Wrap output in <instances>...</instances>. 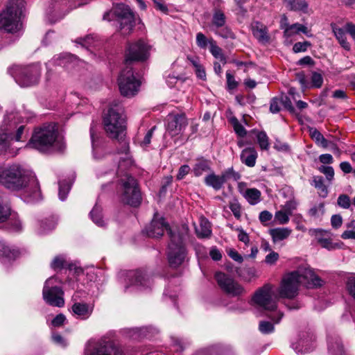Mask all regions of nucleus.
Here are the masks:
<instances>
[{"label": "nucleus", "mask_w": 355, "mask_h": 355, "mask_svg": "<svg viewBox=\"0 0 355 355\" xmlns=\"http://www.w3.org/2000/svg\"><path fill=\"white\" fill-rule=\"evenodd\" d=\"M0 184L12 191H23L33 200L41 198L40 185L35 174L18 164L0 168Z\"/></svg>", "instance_id": "nucleus-1"}, {"label": "nucleus", "mask_w": 355, "mask_h": 355, "mask_svg": "<svg viewBox=\"0 0 355 355\" xmlns=\"http://www.w3.org/2000/svg\"><path fill=\"white\" fill-rule=\"evenodd\" d=\"M103 124L107 135L112 139H117L121 146L120 153H124L127 156L129 150L128 142L125 139V118L123 106L116 101L112 102L104 114Z\"/></svg>", "instance_id": "nucleus-2"}, {"label": "nucleus", "mask_w": 355, "mask_h": 355, "mask_svg": "<svg viewBox=\"0 0 355 355\" xmlns=\"http://www.w3.org/2000/svg\"><path fill=\"white\" fill-rule=\"evenodd\" d=\"M27 146L47 153L62 151L65 144L62 137L58 135L56 125L49 124L35 130Z\"/></svg>", "instance_id": "nucleus-3"}, {"label": "nucleus", "mask_w": 355, "mask_h": 355, "mask_svg": "<svg viewBox=\"0 0 355 355\" xmlns=\"http://www.w3.org/2000/svg\"><path fill=\"white\" fill-rule=\"evenodd\" d=\"M188 230L187 225H181V232L178 230V234L175 231L170 230L167 259L171 268H178L186 259L187 250L184 243L188 236Z\"/></svg>", "instance_id": "nucleus-4"}, {"label": "nucleus", "mask_w": 355, "mask_h": 355, "mask_svg": "<svg viewBox=\"0 0 355 355\" xmlns=\"http://www.w3.org/2000/svg\"><path fill=\"white\" fill-rule=\"evenodd\" d=\"M24 6V0H9L6 9L0 13V29L11 33L19 31Z\"/></svg>", "instance_id": "nucleus-5"}, {"label": "nucleus", "mask_w": 355, "mask_h": 355, "mask_svg": "<svg viewBox=\"0 0 355 355\" xmlns=\"http://www.w3.org/2000/svg\"><path fill=\"white\" fill-rule=\"evenodd\" d=\"M120 183L121 202L133 207L138 206L141 202V196L135 178L126 174L120 179Z\"/></svg>", "instance_id": "nucleus-6"}, {"label": "nucleus", "mask_w": 355, "mask_h": 355, "mask_svg": "<svg viewBox=\"0 0 355 355\" xmlns=\"http://www.w3.org/2000/svg\"><path fill=\"white\" fill-rule=\"evenodd\" d=\"M118 85L121 95L130 98L138 92L141 83L135 77L132 67L127 65L119 76Z\"/></svg>", "instance_id": "nucleus-7"}, {"label": "nucleus", "mask_w": 355, "mask_h": 355, "mask_svg": "<svg viewBox=\"0 0 355 355\" xmlns=\"http://www.w3.org/2000/svg\"><path fill=\"white\" fill-rule=\"evenodd\" d=\"M12 69L15 71L12 75L15 76L16 82L21 87H30L39 81L41 70L38 65L16 66Z\"/></svg>", "instance_id": "nucleus-8"}, {"label": "nucleus", "mask_w": 355, "mask_h": 355, "mask_svg": "<svg viewBox=\"0 0 355 355\" xmlns=\"http://www.w3.org/2000/svg\"><path fill=\"white\" fill-rule=\"evenodd\" d=\"M57 282L58 279L56 277H51L46 279L42 290V296L48 304L62 307L64 304V292L60 287L54 285Z\"/></svg>", "instance_id": "nucleus-9"}, {"label": "nucleus", "mask_w": 355, "mask_h": 355, "mask_svg": "<svg viewBox=\"0 0 355 355\" xmlns=\"http://www.w3.org/2000/svg\"><path fill=\"white\" fill-rule=\"evenodd\" d=\"M214 278L221 291L230 297H239L245 292L242 285L225 272H216Z\"/></svg>", "instance_id": "nucleus-10"}, {"label": "nucleus", "mask_w": 355, "mask_h": 355, "mask_svg": "<svg viewBox=\"0 0 355 355\" xmlns=\"http://www.w3.org/2000/svg\"><path fill=\"white\" fill-rule=\"evenodd\" d=\"M272 294V284H266L256 291L252 300L264 310L273 311L277 309V304L276 300L273 299Z\"/></svg>", "instance_id": "nucleus-11"}, {"label": "nucleus", "mask_w": 355, "mask_h": 355, "mask_svg": "<svg viewBox=\"0 0 355 355\" xmlns=\"http://www.w3.org/2000/svg\"><path fill=\"white\" fill-rule=\"evenodd\" d=\"M113 14L120 24V31L123 35H129L135 26V15L130 8L124 4H118Z\"/></svg>", "instance_id": "nucleus-12"}, {"label": "nucleus", "mask_w": 355, "mask_h": 355, "mask_svg": "<svg viewBox=\"0 0 355 355\" xmlns=\"http://www.w3.org/2000/svg\"><path fill=\"white\" fill-rule=\"evenodd\" d=\"M25 126H18L17 121L13 114L6 116L2 123L0 125V133L3 135L10 136L16 141H21L24 135Z\"/></svg>", "instance_id": "nucleus-13"}, {"label": "nucleus", "mask_w": 355, "mask_h": 355, "mask_svg": "<svg viewBox=\"0 0 355 355\" xmlns=\"http://www.w3.org/2000/svg\"><path fill=\"white\" fill-rule=\"evenodd\" d=\"M300 282V275L294 271L284 277L279 294L282 298L293 299L298 295V287Z\"/></svg>", "instance_id": "nucleus-14"}, {"label": "nucleus", "mask_w": 355, "mask_h": 355, "mask_svg": "<svg viewBox=\"0 0 355 355\" xmlns=\"http://www.w3.org/2000/svg\"><path fill=\"white\" fill-rule=\"evenodd\" d=\"M150 46L139 40L129 45L125 54V65L130 66L132 61H144L149 55Z\"/></svg>", "instance_id": "nucleus-15"}, {"label": "nucleus", "mask_w": 355, "mask_h": 355, "mask_svg": "<svg viewBox=\"0 0 355 355\" xmlns=\"http://www.w3.org/2000/svg\"><path fill=\"white\" fill-rule=\"evenodd\" d=\"M125 291L132 287L136 289H142L150 287V279L141 270H130L125 274Z\"/></svg>", "instance_id": "nucleus-16"}, {"label": "nucleus", "mask_w": 355, "mask_h": 355, "mask_svg": "<svg viewBox=\"0 0 355 355\" xmlns=\"http://www.w3.org/2000/svg\"><path fill=\"white\" fill-rule=\"evenodd\" d=\"M164 230H166L170 236V230L175 231L178 234V230L181 232V226L171 228L167 223L164 221V218H158L155 216L151 223L148 225L145 231L149 237L158 238L164 234Z\"/></svg>", "instance_id": "nucleus-17"}, {"label": "nucleus", "mask_w": 355, "mask_h": 355, "mask_svg": "<svg viewBox=\"0 0 355 355\" xmlns=\"http://www.w3.org/2000/svg\"><path fill=\"white\" fill-rule=\"evenodd\" d=\"M85 355H122L121 352L110 342H98L89 344Z\"/></svg>", "instance_id": "nucleus-18"}, {"label": "nucleus", "mask_w": 355, "mask_h": 355, "mask_svg": "<svg viewBox=\"0 0 355 355\" xmlns=\"http://www.w3.org/2000/svg\"><path fill=\"white\" fill-rule=\"evenodd\" d=\"M187 124V120L184 114H171L167 116L166 129L172 137L180 134Z\"/></svg>", "instance_id": "nucleus-19"}, {"label": "nucleus", "mask_w": 355, "mask_h": 355, "mask_svg": "<svg viewBox=\"0 0 355 355\" xmlns=\"http://www.w3.org/2000/svg\"><path fill=\"white\" fill-rule=\"evenodd\" d=\"M201 48L208 49L209 52L216 59L222 60L224 58L223 50L217 45L216 42L212 37L207 38L202 33H201Z\"/></svg>", "instance_id": "nucleus-20"}, {"label": "nucleus", "mask_w": 355, "mask_h": 355, "mask_svg": "<svg viewBox=\"0 0 355 355\" xmlns=\"http://www.w3.org/2000/svg\"><path fill=\"white\" fill-rule=\"evenodd\" d=\"M314 340V336L312 334L305 333L300 335L299 340L292 344L293 349L297 354H303L306 352L310 349L311 342Z\"/></svg>", "instance_id": "nucleus-21"}, {"label": "nucleus", "mask_w": 355, "mask_h": 355, "mask_svg": "<svg viewBox=\"0 0 355 355\" xmlns=\"http://www.w3.org/2000/svg\"><path fill=\"white\" fill-rule=\"evenodd\" d=\"M328 351L331 355H348L341 338L338 336L328 338Z\"/></svg>", "instance_id": "nucleus-22"}, {"label": "nucleus", "mask_w": 355, "mask_h": 355, "mask_svg": "<svg viewBox=\"0 0 355 355\" xmlns=\"http://www.w3.org/2000/svg\"><path fill=\"white\" fill-rule=\"evenodd\" d=\"M240 157L243 164L248 167H253L255 166L258 153L254 148L249 147L242 150Z\"/></svg>", "instance_id": "nucleus-23"}, {"label": "nucleus", "mask_w": 355, "mask_h": 355, "mask_svg": "<svg viewBox=\"0 0 355 355\" xmlns=\"http://www.w3.org/2000/svg\"><path fill=\"white\" fill-rule=\"evenodd\" d=\"M71 309L76 315L82 318H87L93 311V306L86 303H75Z\"/></svg>", "instance_id": "nucleus-24"}, {"label": "nucleus", "mask_w": 355, "mask_h": 355, "mask_svg": "<svg viewBox=\"0 0 355 355\" xmlns=\"http://www.w3.org/2000/svg\"><path fill=\"white\" fill-rule=\"evenodd\" d=\"M285 6L291 11L308 12V3L305 0H284Z\"/></svg>", "instance_id": "nucleus-25"}, {"label": "nucleus", "mask_w": 355, "mask_h": 355, "mask_svg": "<svg viewBox=\"0 0 355 355\" xmlns=\"http://www.w3.org/2000/svg\"><path fill=\"white\" fill-rule=\"evenodd\" d=\"M331 27L340 46L345 50L349 51L350 49V44L347 41L345 31L342 28L338 27L336 24L334 23L331 24Z\"/></svg>", "instance_id": "nucleus-26"}, {"label": "nucleus", "mask_w": 355, "mask_h": 355, "mask_svg": "<svg viewBox=\"0 0 355 355\" xmlns=\"http://www.w3.org/2000/svg\"><path fill=\"white\" fill-rule=\"evenodd\" d=\"M204 182L207 187L213 188L215 191L220 190L224 185L220 175L215 174L214 172L205 177Z\"/></svg>", "instance_id": "nucleus-27"}, {"label": "nucleus", "mask_w": 355, "mask_h": 355, "mask_svg": "<svg viewBox=\"0 0 355 355\" xmlns=\"http://www.w3.org/2000/svg\"><path fill=\"white\" fill-rule=\"evenodd\" d=\"M269 233L272 241L276 243L287 239L290 236L291 230L287 227H277L270 229Z\"/></svg>", "instance_id": "nucleus-28"}, {"label": "nucleus", "mask_w": 355, "mask_h": 355, "mask_svg": "<svg viewBox=\"0 0 355 355\" xmlns=\"http://www.w3.org/2000/svg\"><path fill=\"white\" fill-rule=\"evenodd\" d=\"M227 17L224 12L218 8H215L211 18V26L216 29L226 24Z\"/></svg>", "instance_id": "nucleus-29"}, {"label": "nucleus", "mask_w": 355, "mask_h": 355, "mask_svg": "<svg viewBox=\"0 0 355 355\" xmlns=\"http://www.w3.org/2000/svg\"><path fill=\"white\" fill-rule=\"evenodd\" d=\"M13 140L15 139L10 137V136L3 135L0 133V155L7 153L10 154L12 156L15 155L10 148Z\"/></svg>", "instance_id": "nucleus-30"}, {"label": "nucleus", "mask_w": 355, "mask_h": 355, "mask_svg": "<svg viewBox=\"0 0 355 355\" xmlns=\"http://www.w3.org/2000/svg\"><path fill=\"white\" fill-rule=\"evenodd\" d=\"M312 185L318 190V194L320 197L324 198L327 196L328 189L324 183V178L322 176H314Z\"/></svg>", "instance_id": "nucleus-31"}, {"label": "nucleus", "mask_w": 355, "mask_h": 355, "mask_svg": "<svg viewBox=\"0 0 355 355\" xmlns=\"http://www.w3.org/2000/svg\"><path fill=\"white\" fill-rule=\"evenodd\" d=\"M253 35L260 42H268L270 40L267 28L259 22H257V26L253 27Z\"/></svg>", "instance_id": "nucleus-32"}, {"label": "nucleus", "mask_w": 355, "mask_h": 355, "mask_svg": "<svg viewBox=\"0 0 355 355\" xmlns=\"http://www.w3.org/2000/svg\"><path fill=\"white\" fill-rule=\"evenodd\" d=\"M261 197V191L256 188L247 189L245 193V198L250 205H255Z\"/></svg>", "instance_id": "nucleus-33"}, {"label": "nucleus", "mask_w": 355, "mask_h": 355, "mask_svg": "<svg viewBox=\"0 0 355 355\" xmlns=\"http://www.w3.org/2000/svg\"><path fill=\"white\" fill-rule=\"evenodd\" d=\"M310 137L318 145H321L323 148L328 146L329 141L316 128L310 130Z\"/></svg>", "instance_id": "nucleus-34"}, {"label": "nucleus", "mask_w": 355, "mask_h": 355, "mask_svg": "<svg viewBox=\"0 0 355 355\" xmlns=\"http://www.w3.org/2000/svg\"><path fill=\"white\" fill-rule=\"evenodd\" d=\"M230 123L232 125L235 133L241 138L247 135V130L244 126L239 121L236 116H232L230 119Z\"/></svg>", "instance_id": "nucleus-35"}, {"label": "nucleus", "mask_w": 355, "mask_h": 355, "mask_svg": "<svg viewBox=\"0 0 355 355\" xmlns=\"http://www.w3.org/2000/svg\"><path fill=\"white\" fill-rule=\"evenodd\" d=\"M211 223L201 216V239H209L212 235Z\"/></svg>", "instance_id": "nucleus-36"}, {"label": "nucleus", "mask_w": 355, "mask_h": 355, "mask_svg": "<svg viewBox=\"0 0 355 355\" xmlns=\"http://www.w3.org/2000/svg\"><path fill=\"white\" fill-rule=\"evenodd\" d=\"M102 209L98 205H95L93 209L90 212L91 218L94 223L99 227H103L105 225V222L102 217Z\"/></svg>", "instance_id": "nucleus-37"}, {"label": "nucleus", "mask_w": 355, "mask_h": 355, "mask_svg": "<svg viewBox=\"0 0 355 355\" xmlns=\"http://www.w3.org/2000/svg\"><path fill=\"white\" fill-rule=\"evenodd\" d=\"M215 30V33L224 39L234 40L236 38V35L232 28L226 24L223 25L222 27L217 28Z\"/></svg>", "instance_id": "nucleus-38"}, {"label": "nucleus", "mask_w": 355, "mask_h": 355, "mask_svg": "<svg viewBox=\"0 0 355 355\" xmlns=\"http://www.w3.org/2000/svg\"><path fill=\"white\" fill-rule=\"evenodd\" d=\"M223 184H225L228 180L232 178L234 180L237 181L241 178V175L236 172L233 167L228 168L224 171L220 175Z\"/></svg>", "instance_id": "nucleus-39"}, {"label": "nucleus", "mask_w": 355, "mask_h": 355, "mask_svg": "<svg viewBox=\"0 0 355 355\" xmlns=\"http://www.w3.org/2000/svg\"><path fill=\"white\" fill-rule=\"evenodd\" d=\"M55 220L53 218L40 221L39 230L40 234H46L55 228Z\"/></svg>", "instance_id": "nucleus-40"}, {"label": "nucleus", "mask_w": 355, "mask_h": 355, "mask_svg": "<svg viewBox=\"0 0 355 355\" xmlns=\"http://www.w3.org/2000/svg\"><path fill=\"white\" fill-rule=\"evenodd\" d=\"M257 142L261 150H268L269 138L265 131H257Z\"/></svg>", "instance_id": "nucleus-41"}, {"label": "nucleus", "mask_w": 355, "mask_h": 355, "mask_svg": "<svg viewBox=\"0 0 355 355\" xmlns=\"http://www.w3.org/2000/svg\"><path fill=\"white\" fill-rule=\"evenodd\" d=\"M17 254V251L11 250L9 246L5 244V243L0 241V256H4L11 259L16 257Z\"/></svg>", "instance_id": "nucleus-42"}, {"label": "nucleus", "mask_w": 355, "mask_h": 355, "mask_svg": "<svg viewBox=\"0 0 355 355\" xmlns=\"http://www.w3.org/2000/svg\"><path fill=\"white\" fill-rule=\"evenodd\" d=\"M259 330L263 334H270L274 332L275 327L272 322L262 320L259 322Z\"/></svg>", "instance_id": "nucleus-43"}, {"label": "nucleus", "mask_w": 355, "mask_h": 355, "mask_svg": "<svg viewBox=\"0 0 355 355\" xmlns=\"http://www.w3.org/2000/svg\"><path fill=\"white\" fill-rule=\"evenodd\" d=\"M96 124L93 122L90 127V137L92 140L93 153L95 157L98 158L96 155V153L98 150V139L96 137V130H95Z\"/></svg>", "instance_id": "nucleus-44"}, {"label": "nucleus", "mask_w": 355, "mask_h": 355, "mask_svg": "<svg viewBox=\"0 0 355 355\" xmlns=\"http://www.w3.org/2000/svg\"><path fill=\"white\" fill-rule=\"evenodd\" d=\"M11 216L10 207L0 200V223L6 221Z\"/></svg>", "instance_id": "nucleus-45"}, {"label": "nucleus", "mask_w": 355, "mask_h": 355, "mask_svg": "<svg viewBox=\"0 0 355 355\" xmlns=\"http://www.w3.org/2000/svg\"><path fill=\"white\" fill-rule=\"evenodd\" d=\"M71 189V184L69 182L64 180L59 182V198L61 200H64L67 198L69 190Z\"/></svg>", "instance_id": "nucleus-46"}, {"label": "nucleus", "mask_w": 355, "mask_h": 355, "mask_svg": "<svg viewBox=\"0 0 355 355\" xmlns=\"http://www.w3.org/2000/svg\"><path fill=\"white\" fill-rule=\"evenodd\" d=\"M318 243L324 248H326L329 250L336 249L338 248V245L337 243H334L332 242L331 239L330 238H323L319 237L317 236Z\"/></svg>", "instance_id": "nucleus-47"}, {"label": "nucleus", "mask_w": 355, "mask_h": 355, "mask_svg": "<svg viewBox=\"0 0 355 355\" xmlns=\"http://www.w3.org/2000/svg\"><path fill=\"white\" fill-rule=\"evenodd\" d=\"M66 264H67L66 259L63 256L59 255V256L55 257L53 259V260L52 261V262L51 263V267L55 270H60V269L63 268Z\"/></svg>", "instance_id": "nucleus-48"}, {"label": "nucleus", "mask_w": 355, "mask_h": 355, "mask_svg": "<svg viewBox=\"0 0 355 355\" xmlns=\"http://www.w3.org/2000/svg\"><path fill=\"white\" fill-rule=\"evenodd\" d=\"M311 46L309 41L297 42L293 46V51L295 53L306 52L309 47Z\"/></svg>", "instance_id": "nucleus-49"}, {"label": "nucleus", "mask_w": 355, "mask_h": 355, "mask_svg": "<svg viewBox=\"0 0 355 355\" xmlns=\"http://www.w3.org/2000/svg\"><path fill=\"white\" fill-rule=\"evenodd\" d=\"M229 208L232 211L234 217L237 220H240V218L241 217V206L236 199H235L233 202H230Z\"/></svg>", "instance_id": "nucleus-50"}, {"label": "nucleus", "mask_w": 355, "mask_h": 355, "mask_svg": "<svg viewBox=\"0 0 355 355\" xmlns=\"http://www.w3.org/2000/svg\"><path fill=\"white\" fill-rule=\"evenodd\" d=\"M338 205L343 209H349L351 206L350 198L347 194H340L337 199Z\"/></svg>", "instance_id": "nucleus-51"}, {"label": "nucleus", "mask_w": 355, "mask_h": 355, "mask_svg": "<svg viewBox=\"0 0 355 355\" xmlns=\"http://www.w3.org/2000/svg\"><path fill=\"white\" fill-rule=\"evenodd\" d=\"M323 83V77L321 73L313 71L311 75V87L320 88Z\"/></svg>", "instance_id": "nucleus-52"}, {"label": "nucleus", "mask_w": 355, "mask_h": 355, "mask_svg": "<svg viewBox=\"0 0 355 355\" xmlns=\"http://www.w3.org/2000/svg\"><path fill=\"white\" fill-rule=\"evenodd\" d=\"M281 104L284 107L288 110L291 114H295V108L293 107L290 98L288 96H283L281 98Z\"/></svg>", "instance_id": "nucleus-53"}, {"label": "nucleus", "mask_w": 355, "mask_h": 355, "mask_svg": "<svg viewBox=\"0 0 355 355\" xmlns=\"http://www.w3.org/2000/svg\"><path fill=\"white\" fill-rule=\"evenodd\" d=\"M320 172L326 175V178L329 181H331L334 177V170L332 166L322 165L318 168Z\"/></svg>", "instance_id": "nucleus-54"}, {"label": "nucleus", "mask_w": 355, "mask_h": 355, "mask_svg": "<svg viewBox=\"0 0 355 355\" xmlns=\"http://www.w3.org/2000/svg\"><path fill=\"white\" fill-rule=\"evenodd\" d=\"M296 79L299 81L301 88L303 91L309 87V83L306 79L305 73L304 71H300L295 73Z\"/></svg>", "instance_id": "nucleus-55"}, {"label": "nucleus", "mask_w": 355, "mask_h": 355, "mask_svg": "<svg viewBox=\"0 0 355 355\" xmlns=\"http://www.w3.org/2000/svg\"><path fill=\"white\" fill-rule=\"evenodd\" d=\"M226 78L227 90H234L238 87V82L235 80L234 76L230 71H227Z\"/></svg>", "instance_id": "nucleus-56"}, {"label": "nucleus", "mask_w": 355, "mask_h": 355, "mask_svg": "<svg viewBox=\"0 0 355 355\" xmlns=\"http://www.w3.org/2000/svg\"><path fill=\"white\" fill-rule=\"evenodd\" d=\"M8 225L10 229L15 232H19L22 229L21 221L14 216L9 219Z\"/></svg>", "instance_id": "nucleus-57"}, {"label": "nucleus", "mask_w": 355, "mask_h": 355, "mask_svg": "<svg viewBox=\"0 0 355 355\" xmlns=\"http://www.w3.org/2000/svg\"><path fill=\"white\" fill-rule=\"evenodd\" d=\"M309 284L313 288H320L323 285L324 281L318 275L314 272H311L310 274Z\"/></svg>", "instance_id": "nucleus-58"}, {"label": "nucleus", "mask_w": 355, "mask_h": 355, "mask_svg": "<svg viewBox=\"0 0 355 355\" xmlns=\"http://www.w3.org/2000/svg\"><path fill=\"white\" fill-rule=\"evenodd\" d=\"M281 101L277 97H273L270 102V111L273 114L278 113L280 110Z\"/></svg>", "instance_id": "nucleus-59"}, {"label": "nucleus", "mask_w": 355, "mask_h": 355, "mask_svg": "<svg viewBox=\"0 0 355 355\" xmlns=\"http://www.w3.org/2000/svg\"><path fill=\"white\" fill-rule=\"evenodd\" d=\"M286 28L285 31H284V37L286 38H289L292 37L293 35L298 34L297 28L298 26H295V23L293 24H286Z\"/></svg>", "instance_id": "nucleus-60"}, {"label": "nucleus", "mask_w": 355, "mask_h": 355, "mask_svg": "<svg viewBox=\"0 0 355 355\" xmlns=\"http://www.w3.org/2000/svg\"><path fill=\"white\" fill-rule=\"evenodd\" d=\"M275 218L279 222L281 225H284L288 223L289 218L286 213L283 211H277L275 213Z\"/></svg>", "instance_id": "nucleus-61"}, {"label": "nucleus", "mask_w": 355, "mask_h": 355, "mask_svg": "<svg viewBox=\"0 0 355 355\" xmlns=\"http://www.w3.org/2000/svg\"><path fill=\"white\" fill-rule=\"evenodd\" d=\"M209 256L212 260L218 261L222 259V252L218 249L216 246L211 248L209 251Z\"/></svg>", "instance_id": "nucleus-62"}, {"label": "nucleus", "mask_w": 355, "mask_h": 355, "mask_svg": "<svg viewBox=\"0 0 355 355\" xmlns=\"http://www.w3.org/2000/svg\"><path fill=\"white\" fill-rule=\"evenodd\" d=\"M331 226L335 228L338 229L340 227H341L343 224V218L342 216L340 214H334L331 218Z\"/></svg>", "instance_id": "nucleus-63"}, {"label": "nucleus", "mask_w": 355, "mask_h": 355, "mask_svg": "<svg viewBox=\"0 0 355 355\" xmlns=\"http://www.w3.org/2000/svg\"><path fill=\"white\" fill-rule=\"evenodd\" d=\"M347 288L349 291V293L354 298L355 300V277L349 278L347 282Z\"/></svg>", "instance_id": "nucleus-64"}]
</instances>
